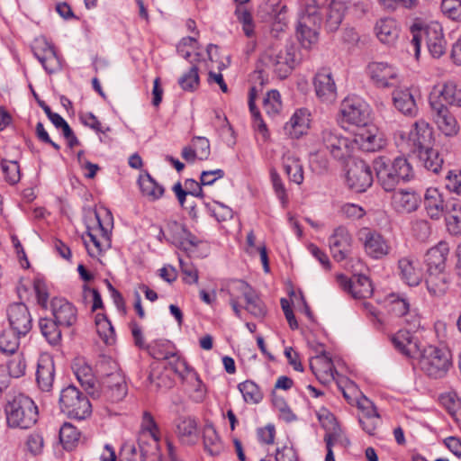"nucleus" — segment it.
Instances as JSON below:
<instances>
[{"label":"nucleus","mask_w":461,"mask_h":461,"mask_svg":"<svg viewBox=\"0 0 461 461\" xmlns=\"http://www.w3.org/2000/svg\"><path fill=\"white\" fill-rule=\"evenodd\" d=\"M5 414L7 426L11 429H29L39 418L38 406L23 393L15 394L6 402Z\"/></svg>","instance_id":"1"},{"label":"nucleus","mask_w":461,"mask_h":461,"mask_svg":"<svg viewBox=\"0 0 461 461\" xmlns=\"http://www.w3.org/2000/svg\"><path fill=\"white\" fill-rule=\"evenodd\" d=\"M376 177L386 192L393 191L401 180L408 181L412 176V168L404 158L398 157L393 161L379 157L373 162Z\"/></svg>","instance_id":"2"},{"label":"nucleus","mask_w":461,"mask_h":461,"mask_svg":"<svg viewBox=\"0 0 461 461\" xmlns=\"http://www.w3.org/2000/svg\"><path fill=\"white\" fill-rule=\"evenodd\" d=\"M411 40L410 45L412 48L416 59L419 58L420 43L425 41L428 50L433 58H440L445 54L447 42L443 35L442 27L438 23H431L425 27L418 23L411 26Z\"/></svg>","instance_id":"3"},{"label":"nucleus","mask_w":461,"mask_h":461,"mask_svg":"<svg viewBox=\"0 0 461 461\" xmlns=\"http://www.w3.org/2000/svg\"><path fill=\"white\" fill-rule=\"evenodd\" d=\"M419 366L430 378L440 379L447 375L452 366V356L446 348L429 345L420 350Z\"/></svg>","instance_id":"4"},{"label":"nucleus","mask_w":461,"mask_h":461,"mask_svg":"<svg viewBox=\"0 0 461 461\" xmlns=\"http://www.w3.org/2000/svg\"><path fill=\"white\" fill-rule=\"evenodd\" d=\"M59 403L60 411L69 419L81 420L92 413V405L87 396L74 385L61 390Z\"/></svg>","instance_id":"5"},{"label":"nucleus","mask_w":461,"mask_h":461,"mask_svg":"<svg viewBox=\"0 0 461 461\" xmlns=\"http://www.w3.org/2000/svg\"><path fill=\"white\" fill-rule=\"evenodd\" d=\"M317 141L338 160L348 158L352 151L350 140L343 135L338 126H325L317 135Z\"/></svg>","instance_id":"6"},{"label":"nucleus","mask_w":461,"mask_h":461,"mask_svg":"<svg viewBox=\"0 0 461 461\" xmlns=\"http://www.w3.org/2000/svg\"><path fill=\"white\" fill-rule=\"evenodd\" d=\"M296 52L295 47L290 45L278 52L270 51L263 58V60L267 66L274 69L278 77L285 78L298 61Z\"/></svg>","instance_id":"7"},{"label":"nucleus","mask_w":461,"mask_h":461,"mask_svg":"<svg viewBox=\"0 0 461 461\" xmlns=\"http://www.w3.org/2000/svg\"><path fill=\"white\" fill-rule=\"evenodd\" d=\"M367 74L376 87L393 88L400 84L399 72L387 62L373 61L367 65Z\"/></svg>","instance_id":"8"},{"label":"nucleus","mask_w":461,"mask_h":461,"mask_svg":"<svg viewBox=\"0 0 461 461\" xmlns=\"http://www.w3.org/2000/svg\"><path fill=\"white\" fill-rule=\"evenodd\" d=\"M321 23V16L316 10H305L301 15L297 33L303 47L309 49L318 41Z\"/></svg>","instance_id":"9"},{"label":"nucleus","mask_w":461,"mask_h":461,"mask_svg":"<svg viewBox=\"0 0 461 461\" xmlns=\"http://www.w3.org/2000/svg\"><path fill=\"white\" fill-rule=\"evenodd\" d=\"M6 317L9 328L18 335L25 337L32 328V316L23 303H14L6 309Z\"/></svg>","instance_id":"10"},{"label":"nucleus","mask_w":461,"mask_h":461,"mask_svg":"<svg viewBox=\"0 0 461 461\" xmlns=\"http://www.w3.org/2000/svg\"><path fill=\"white\" fill-rule=\"evenodd\" d=\"M429 104L461 107V88L454 81L435 86L429 94Z\"/></svg>","instance_id":"11"},{"label":"nucleus","mask_w":461,"mask_h":461,"mask_svg":"<svg viewBox=\"0 0 461 461\" xmlns=\"http://www.w3.org/2000/svg\"><path fill=\"white\" fill-rule=\"evenodd\" d=\"M166 232L168 233L167 241L185 251L188 255L192 254L194 249L202 243V241L187 230L183 224L176 221L167 222Z\"/></svg>","instance_id":"12"},{"label":"nucleus","mask_w":461,"mask_h":461,"mask_svg":"<svg viewBox=\"0 0 461 461\" xmlns=\"http://www.w3.org/2000/svg\"><path fill=\"white\" fill-rule=\"evenodd\" d=\"M317 98L324 104H332L338 97L337 86L330 68L320 69L313 77Z\"/></svg>","instance_id":"13"},{"label":"nucleus","mask_w":461,"mask_h":461,"mask_svg":"<svg viewBox=\"0 0 461 461\" xmlns=\"http://www.w3.org/2000/svg\"><path fill=\"white\" fill-rule=\"evenodd\" d=\"M339 286L354 299H366L373 294L374 289L370 279L364 275H354L348 278L345 275L337 276Z\"/></svg>","instance_id":"14"},{"label":"nucleus","mask_w":461,"mask_h":461,"mask_svg":"<svg viewBox=\"0 0 461 461\" xmlns=\"http://www.w3.org/2000/svg\"><path fill=\"white\" fill-rule=\"evenodd\" d=\"M358 239L363 243L366 254L375 259H380L391 251L390 245L383 236L368 228H362L358 231Z\"/></svg>","instance_id":"15"},{"label":"nucleus","mask_w":461,"mask_h":461,"mask_svg":"<svg viewBox=\"0 0 461 461\" xmlns=\"http://www.w3.org/2000/svg\"><path fill=\"white\" fill-rule=\"evenodd\" d=\"M113 371L105 375L102 382V389L111 402H120L128 392L125 377L113 362Z\"/></svg>","instance_id":"16"},{"label":"nucleus","mask_w":461,"mask_h":461,"mask_svg":"<svg viewBox=\"0 0 461 461\" xmlns=\"http://www.w3.org/2000/svg\"><path fill=\"white\" fill-rule=\"evenodd\" d=\"M347 182L350 189L357 193L365 192L372 185L373 175L370 167L364 160L353 163L347 173Z\"/></svg>","instance_id":"17"},{"label":"nucleus","mask_w":461,"mask_h":461,"mask_svg":"<svg viewBox=\"0 0 461 461\" xmlns=\"http://www.w3.org/2000/svg\"><path fill=\"white\" fill-rule=\"evenodd\" d=\"M53 319L61 327L69 328L77 321V310L73 303L62 297H54L50 301Z\"/></svg>","instance_id":"18"},{"label":"nucleus","mask_w":461,"mask_h":461,"mask_svg":"<svg viewBox=\"0 0 461 461\" xmlns=\"http://www.w3.org/2000/svg\"><path fill=\"white\" fill-rule=\"evenodd\" d=\"M359 410L358 421L362 429L368 435H375V432L380 423V415L378 414L374 403L366 396L361 395L357 401Z\"/></svg>","instance_id":"19"},{"label":"nucleus","mask_w":461,"mask_h":461,"mask_svg":"<svg viewBox=\"0 0 461 461\" xmlns=\"http://www.w3.org/2000/svg\"><path fill=\"white\" fill-rule=\"evenodd\" d=\"M55 364L53 358L43 354L40 356L37 362L36 383L38 388L44 393H50L55 381Z\"/></svg>","instance_id":"20"},{"label":"nucleus","mask_w":461,"mask_h":461,"mask_svg":"<svg viewBox=\"0 0 461 461\" xmlns=\"http://www.w3.org/2000/svg\"><path fill=\"white\" fill-rule=\"evenodd\" d=\"M343 119L356 126H366L368 121V113L366 105L357 99L346 98L340 105Z\"/></svg>","instance_id":"21"},{"label":"nucleus","mask_w":461,"mask_h":461,"mask_svg":"<svg viewBox=\"0 0 461 461\" xmlns=\"http://www.w3.org/2000/svg\"><path fill=\"white\" fill-rule=\"evenodd\" d=\"M421 202L420 195L411 189H399L393 192L391 204L398 213H411L415 212Z\"/></svg>","instance_id":"22"},{"label":"nucleus","mask_w":461,"mask_h":461,"mask_svg":"<svg viewBox=\"0 0 461 461\" xmlns=\"http://www.w3.org/2000/svg\"><path fill=\"white\" fill-rule=\"evenodd\" d=\"M351 236L344 227L335 229L333 234L329 238L330 249L336 261H342L347 258L351 248Z\"/></svg>","instance_id":"23"},{"label":"nucleus","mask_w":461,"mask_h":461,"mask_svg":"<svg viewBox=\"0 0 461 461\" xmlns=\"http://www.w3.org/2000/svg\"><path fill=\"white\" fill-rule=\"evenodd\" d=\"M434 122L438 129L447 137L457 134L459 127L456 118L451 114L447 106L430 105Z\"/></svg>","instance_id":"24"},{"label":"nucleus","mask_w":461,"mask_h":461,"mask_svg":"<svg viewBox=\"0 0 461 461\" xmlns=\"http://www.w3.org/2000/svg\"><path fill=\"white\" fill-rule=\"evenodd\" d=\"M410 134L411 140V152L415 154L431 145L432 130L425 120L416 121Z\"/></svg>","instance_id":"25"},{"label":"nucleus","mask_w":461,"mask_h":461,"mask_svg":"<svg viewBox=\"0 0 461 461\" xmlns=\"http://www.w3.org/2000/svg\"><path fill=\"white\" fill-rule=\"evenodd\" d=\"M310 368L321 383L334 379L336 370L330 357L325 351L310 359Z\"/></svg>","instance_id":"26"},{"label":"nucleus","mask_w":461,"mask_h":461,"mask_svg":"<svg viewBox=\"0 0 461 461\" xmlns=\"http://www.w3.org/2000/svg\"><path fill=\"white\" fill-rule=\"evenodd\" d=\"M402 279L410 286L418 285L422 279L419 261L413 257H404L398 261Z\"/></svg>","instance_id":"27"},{"label":"nucleus","mask_w":461,"mask_h":461,"mask_svg":"<svg viewBox=\"0 0 461 461\" xmlns=\"http://www.w3.org/2000/svg\"><path fill=\"white\" fill-rule=\"evenodd\" d=\"M388 307L391 313L402 317L403 321L408 324L411 329H415L420 326L419 316L410 310V303L405 298L392 295Z\"/></svg>","instance_id":"28"},{"label":"nucleus","mask_w":461,"mask_h":461,"mask_svg":"<svg viewBox=\"0 0 461 461\" xmlns=\"http://www.w3.org/2000/svg\"><path fill=\"white\" fill-rule=\"evenodd\" d=\"M311 113L306 108L297 109L290 121L285 123V131L294 139L305 134L310 127Z\"/></svg>","instance_id":"29"},{"label":"nucleus","mask_w":461,"mask_h":461,"mask_svg":"<svg viewBox=\"0 0 461 461\" xmlns=\"http://www.w3.org/2000/svg\"><path fill=\"white\" fill-rule=\"evenodd\" d=\"M73 369L77 381L86 393L93 397H98L97 382L92 367L84 361L78 360L74 364Z\"/></svg>","instance_id":"30"},{"label":"nucleus","mask_w":461,"mask_h":461,"mask_svg":"<svg viewBox=\"0 0 461 461\" xmlns=\"http://www.w3.org/2000/svg\"><path fill=\"white\" fill-rule=\"evenodd\" d=\"M448 253L449 247L445 241H440L435 247L429 249L425 256L427 271L446 270Z\"/></svg>","instance_id":"31"},{"label":"nucleus","mask_w":461,"mask_h":461,"mask_svg":"<svg viewBox=\"0 0 461 461\" xmlns=\"http://www.w3.org/2000/svg\"><path fill=\"white\" fill-rule=\"evenodd\" d=\"M428 292L432 296H443L449 286V275L446 270L426 271Z\"/></svg>","instance_id":"32"},{"label":"nucleus","mask_w":461,"mask_h":461,"mask_svg":"<svg viewBox=\"0 0 461 461\" xmlns=\"http://www.w3.org/2000/svg\"><path fill=\"white\" fill-rule=\"evenodd\" d=\"M96 219L98 224L97 228H88L86 234L88 237L89 240L85 239L86 247L91 257H96L101 253V244H109L110 242L107 231L103 227L100 219L97 215Z\"/></svg>","instance_id":"33"},{"label":"nucleus","mask_w":461,"mask_h":461,"mask_svg":"<svg viewBox=\"0 0 461 461\" xmlns=\"http://www.w3.org/2000/svg\"><path fill=\"white\" fill-rule=\"evenodd\" d=\"M176 433L183 444H195L198 440L196 420L192 417L179 418L176 422Z\"/></svg>","instance_id":"34"},{"label":"nucleus","mask_w":461,"mask_h":461,"mask_svg":"<svg viewBox=\"0 0 461 461\" xmlns=\"http://www.w3.org/2000/svg\"><path fill=\"white\" fill-rule=\"evenodd\" d=\"M394 348L407 357H413L420 351L418 342L408 330H400L391 339Z\"/></svg>","instance_id":"35"},{"label":"nucleus","mask_w":461,"mask_h":461,"mask_svg":"<svg viewBox=\"0 0 461 461\" xmlns=\"http://www.w3.org/2000/svg\"><path fill=\"white\" fill-rule=\"evenodd\" d=\"M446 203L437 188H428L424 196V206L432 220H438L444 212Z\"/></svg>","instance_id":"36"},{"label":"nucleus","mask_w":461,"mask_h":461,"mask_svg":"<svg viewBox=\"0 0 461 461\" xmlns=\"http://www.w3.org/2000/svg\"><path fill=\"white\" fill-rule=\"evenodd\" d=\"M395 108L404 115L415 116L418 111L416 102L409 89H395L393 92Z\"/></svg>","instance_id":"37"},{"label":"nucleus","mask_w":461,"mask_h":461,"mask_svg":"<svg viewBox=\"0 0 461 461\" xmlns=\"http://www.w3.org/2000/svg\"><path fill=\"white\" fill-rule=\"evenodd\" d=\"M375 32L381 42L393 45L397 41L400 31L394 19L384 18L376 23Z\"/></svg>","instance_id":"38"},{"label":"nucleus","mask_w":461,"mask_h":461,"mask_svg":"<svg viewBox=\"0 0 461 461\" xmlns=\"http://www.w3.org/2000/svg\"><path fill=\"white\" fill-rule=\"evenodd\" d=\"M204 450L211 456H218L223 450L222 442L212 424H206L203 429Z\"/></svg>","instance_id":"39"},{"label":"nucleus","mask_w":461,"mask_h":461,"mask_svg":"<svg viewBox=\"0 0 461 461\" xmlns=\"http://www.w3.org/2000/svg\"><path fill=\"white\" fill-rule=\"evenodd\" d=\"M356 142L362 149L374 152L382 149L384 145V140L375 132L369 130H362L356 135Z\"/></svg>","instance_id":"40"},{"label":"nucleus","mask_w":461,"mask_h":461,"mask_svg":"<svg viewBox=\"0 0 461 461\" xmlns=\"http://www.w3.org/2000/svg\"><path fill=\"white\" fill-rule=\"evenodd\" d=\"M39 327L42 336L51 345H58L61 340L60 325L54 319L41 318Z\"/></svg>","instance_id":"41"},{"label":"nucleus","mask_w":461,"mask_h":461,"mask_svg":"<svg viewBox=\"0 0 461 461\" xmlns=\"http://www.w3.org/2000/svg\"><path fill=\"white\" fill-rule=\"evenodd\" d=\"M415 154L427 170L437 174L441 169L443 159L439 157L438 150L430 146Z\"/></svg>","instance_id":"42"},{"label":"nucleus","mask_w":461,"mask_h":461,"mask_svg":"<svg viewBox=\"0 0 461 461\" xmlns=\"http://www.w3.org/2000/svg\"><path fill=\"white\" fill-rule=\"evenodd\" d=\"M139 185L142 194L152 201L160 198L165 191L164 187L158 185L149 174L140 176Z\"/></svg>","instance_id":"43"},{"label":"nucleus","mask_w":461,"mask_h":461,"mask_svg":"<svg viewBox=\"0 0 461 461\" xmlns=\"http://www.w3.org/2000/svg\"><path fill=\"white\" fill-rule=\"evenodd\" d=\"M328 14L326 18V28L330 32H335L340 25L346 6L341 1L331 2V5L327 6Z\"/></svg>","instance_id":"44"},{"label":"nucleus","mask_w":461,"mask_h":461,"mask_svg":"<svg viewBox=\"0 0 461 461\" xmlns=\"http://www.w3.org/2000/svg\"><path fill=\"white\" fill-rule=\"evenodd\" d=\"M284 168L290 180L297 185L303 182V168L299 158L286 156L283 159Z\"/></svg>","instance_id":"45"},{"label":"nucleus","mask_w":461,"mask_h":461,"mask_svg":"<svg viewBox=\"0 0 461 461\" xmlns=\"http://www.w3.org/2000/svg\"><path fill=\"white\" fill-rule=\"evenodd\" d=\"M80 439V432L69 422H65L59 429V440L63 447L72 450Z\"/></svg>","instance_id":"46"},{"label":"nucleus","mask_w":461,"mask_h":461,"mask_svg":"<svg viewBox=\"0 0 461 461\" xmlns=\"http://www.w3.org/2000/svg\"><path fill=\"white\" fill-rule=\"evenodd\" d=\"M21 338L24 337L16 334L11 329L3 330L0 333V350L5 353H15L19 348Z\"/></svg>","instance_id":"47"},{"label":"nucleus","mask_w":461,"mask_h":461,"mask_svg":"<svg viewBox=\"0 0 461 461\" xmlns=\"http://www.w3.org/2000/svg\"><path fill=\"white\" fill-rule=\"evenodd\" d=\"M235 5L234 14L239 23L242 24L245 35L249 38L252 37L254 35L255 24L250 11L245 7V5Z\"/></svg>","instance_id":"48"},{"label":"nucleus","mask_w":461,"mask_h":461,"mask_svg":"<svg viewBox=\"0 0 461 461\" xmlns=\"http://www.w3.org/2000/svg\"><path fill=\"white\" fill-rule=\"evenodd\" d=\"M35 55L48 73H54L59 68L60 64L54 47L48 46L44 49L43 54L35 53Z\"/></svg>","instance_id":"49"},{"label":"nucleus","mask_w":461,"mask_h":461,"mask_svg":"<svg viewBox=\"0 0 461 461\" xmlns=\"http://www.w3.org/2000/svg\"><path fill=\"white\" fill-rule=\"evenodd\" d=\"M198 70V67L193 65L179 77L178 84L184 91L194 92L198 88L200 83Z\"/></svg>","instance_id":"50"},{"label":"nucleus","mask_w":461,"mask_h":461,"mask_svg":"<svg viewBox=\"0 0 461 461\" xmlns=\"http://www.w3.org/2000/svg\"><path fill=\"white\" fill-rule=\"evenodd\" d=\"M255 88L252 87L249 91V110L252 113V116L254 118V122H253V125H254V129L262 134L264 140H267L269 136L268 134V130H267V127L266 125V123L264 122L261 115H260V113L259 111L256 108V105H255Z\"/></svg>","instance_id":"51"},{"label":"nucleus","mask_w":461,"mask_h":461,"mask_svg":"<svg viewBox=\"0 0 461 461\" xmlns=\"http://www.w3.org/2000/svg\"><path fill=\"white\" fill-rule=\"evenodd\" d=\"M238 387L246 402L258 403L261 401V391L254 382L247 380L240 383Z\"/></svg>","instance_id":"52"},{"label":"nucleus","mask_w":461,"mask_h":461,"mask_svg":"<svg viewBox=\"0 0 461 461\" xmlns=\"http://www.w3.org/2000/svg\"><path fill=\"white\" fill-rule=\"evenodd\" d=\"M95 325L99 336L106 344H112L114 341V330L110 321L101 314L95 317Z\"/></svg>","instance_id":"53"},{"label":"nucleus","mask_w":461,"mask_h":461,"mask_svg":"<svg viewBox=\"0 0 461 461\" xmlns=\"http://www.w3.org/2000/svg\"><path fill=\"white\" fill-rule=\"evenodd\" d=\"M168 366L170 369L176 374L180 378L185 379L188 376H192L193 373H195L186 363L184 358H181L177 355L172 353L169 354Z\"/></svg>","instance_id":"54"},{"label":"nucleus","mask_w":461,"mask_h":461,"mask_svg":"<svg viewBox=\"0 0 461 461\" xmlns=\"http://www.w3.org/2000/svg\"><path fill=\"white\" fill-rule=\"evenodd\" d=\"M264 5L268 14L271 17H275L277 24L279 25V29L283 30V26L286 25V6H280L279 0H267Z\"/></svg>","instance_id":"55"},{"label":"nucleus","mask_w":461,"mask_h":461,"mask_svg":"<svg viewBox=\"0 0 461 461\" xmlns=\"http://www.w3.org/2000/svg\"><path fill=\"white\" fill-rule=\"evenodd\" d=\"M263 108L269 115H276L281 111V95L277 90H271L267 93L263 99Z\"/></svg>","instance_id":"56"},{"label":"nucleus","mask_w":461,"mask_h":461,"mask_svg":"<svg viewBox=\"0 0 461 461\" xmlns=\"http://www.w3.org/2000/svg\"><path fill=\"white\" fill-rule=\"evenodd\" d=\"M1 168L5 175V180L9 184L15 185L20 181V166L16 161L2 160Z\"/></svg>","instance_id":"57"},{"label":"nucleus","mask_w":461,"mask_h":461,"mask_svg":"<svg viewBox=\"0 0 461 461\" xmlns=\"http://www.w3.org/2000/svg\"><path fill=\"white\" fill-rule=\"evenodd\" d=\"M245 309L256 318H263L267 313V309L258 294L254 292L251 296L246 300Z\"/></svg>","instance_id":"58"},{"label":"nucleus","mask_w":461,"mask_h":461,"mask_svg":"<svg viewBox=\"0 0 461 461\" xmlns=\"http://www.w3.org/2000/svg\"><path fill=\"white\" fill-rule=\"evenodd\" d=\"M256 292L248 283L243 280H235L229 287L228 293L230 298H239L242 296L245 300Z\"/></svg>","instance_id":"59"},{"label":"nucleus","mask_w":461,"mask_h":461,"mask_svg":"<svg viewBox=\"0 0 461 461\" xmlns=\"http://www.w3.org/2000/svg\"><path fill=\"white\" fill-rule=\"evenodd\" d=\"M9 376L19 378L25 374L26 362L22 355L13 356L6 364Z\"/></svg>","instance_id":"60"},{"label":"nucleus","mask_w":461,"mask_h":461,"mask_svg":"<svg viewBox=\"0 0 461 461\" xmlns=\"http://www.w3.org/2000/svg\"><path fill=\"white\" fill-rule=\"evenodd\" d=\"M440 9L442 14L451 20L461 19V0H442Z\"/></svg>","instance_id":"61"},{"label":"nucleus","mask_w":461,"mask_h":461,"mask_svg":"<svg viewBox=\"0 0 461 461\" xmlns=\"http://www.w3.org/2000/svg\"><path fill=\"white\" fill-rule=\"evenodd\" d=\"M26 450L32 456H39L44 447V439L41 433L32 432L28 435L25 442Z\"/></svg>","instance_id":"62"},{"label":"nucleus","mask_w":461,"mask_h":461,"mask_svg":"<svg viewBox=\"0 0 461 461\" xmlns=\"http://www.w3.org/2000/svg\"><path fill=\"white\" fill-rule=\"evenodd\" d=\"M192 143L193 148L197 154V158L200 160H205L209 158L211 150L208 139L205 137L195 136L193 138Z\"/></svg>","instance_id":"63"},{"label":"nucleus","mask_w":461,"mask_h":461,"mask_svg":"<svg viewBox=\"0 0 461 461\" xmlns=\"http://www.w3.org/2000/svg\"><path fill=\"white\" fill-rule=\"evenodd\" d=\"M411 230L414 236L420 240H426L431 233L430 224L424 219L414 220L411 222Z\"/></svg>","instance_id":"64"}]
</instances>
